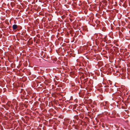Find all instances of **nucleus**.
Returning <instances> with one entry per match:
<instances>
[{
  "label": "nucleus",
  "mask_w": 130,
  "mask_h": 130,
  "mask_svg": "<svg viewBox=\"0 0 130 130\" xmlns=\"http://www.w3.org/2000/svg\"><path fill=\"white\" fill-rule=\"evenodd\" d=\"M12 28L13 30H16L17 28V26L16 24H14L12 26Z\"/></svg>",
  "instance_id": "obj_1"
},
{
  "label": "nucleus",
  "mask_w": 130,
  "mask_h": 130,
  "mask_svg": "<svg viewBox=\"0 0 130 130\" xmlns=\"http://www.w3.org/2000/svg\"><path fill=\"white\" fill-rule=\"evenodd\" d=\"M75 128L76 129H78L79 128V126L78 125H76L75 127Z\"/></svg>",
  "instance_id": "obj_2"
},
{
  "label": "nucleus",
  "mask_w": 130,
  "mask_h": 130,
  "mask_svg": "<svg viewBox=\"0 0 130 130\" xmlns=\"http://www.w3.org/2000/svg\"><path fill=\"white\" fill-rule=\"evenodd\" d=\"M88 80V78H86V79H84V83L86 82Z\"/></svg>",
  "instance_id": "obj_3"
},
{
  "label": "nucleus",
  "mask_w": 130,
  "mask_h": 130,
  "mask_svg": "<svg viewBox=\"0 0 130 130\" xmlns=\"http://www.w3.org/2000/svg\"><path fill=\"white\" fill-rule=\"evenodd\" d=\"M101 105L104 106L103 103H101Z\"/></svg>",
  "instance_id": "obj_4"
},
{
  "label": "nucleus",
  "mask_w": 130,
  "mask_h": 130,
  "mask_svg": "<svg viewBox=\"0 0 130 130\" xmlns=\"http://www.w3.org/2000/svg\"><path fill=\"white\" fill-rule=\"evenodd\" d=\"M96 22H98V23H100V21L98 20H97L96 21Z\"/></svg>",
  "instance_id": "obj_5"
},
{
  "label": "nucleus",
  "mask_w": 130,
  "mask_h": 130,
  "mask_svg": "<svg viewBox=\"0 0 130 130\" xmlns=\"http://www.w3.org/2000/svg\"><path fill=\"white\" fill-rule=\"evenodd\" d=\"M95 35H96V36H97V34H96Z\"/></svg>",
  "instance_id": "obj_6"
}]
</instances>
